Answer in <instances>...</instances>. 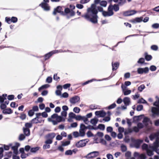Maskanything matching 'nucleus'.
Returning <instances> with one entry per match:
<instances>
[{
    "mask_svg": "<svg viewBox=\"0 0 159 159\" xmlns=\"http://www.w3.org/2000/svg\"><path fill=\"white\" fill-rule=\"evenodd\" d=\"M159 133L157 132L154 134H151L149 136L150 139L151 140H152L155 138L159 137Z\"/></svg>",
    "mask_w": 159,
    "mask_h": 159,
    "instance_id": "nucleus-18",
    "label": "nucleus"
},
{
    "mask_svg": "<svg viewBox=\"0 0 159 159\" xmlns=\"http://www.w3.org/2000/svg\"><path fill=\"white\" fill-rule=\"evenodd\" d=\"M114 2L115 3L118 2L117 4H115L112 5L111 3L109 6V9L112 12L113 15L114 14V12L113 10L115 12L118 11L120 9L119 6H122L126 2V0H113Z\"/></svg>",
    "mask_w": 159,
    "mask_h": 159,
    "instance_id": "nucleus-3",
    "label": "nucleus"
},
{
    "mask_svg": "<svg viewBox=\"0 0 159 159\" xmlns=\"http://www.w3.org/2000/svg\"><path fill=\"white\" fill-rule=\"evenodd\" d=\"M96 116H99L100 117H104L106 115V113L103 111H97L95 112Z\"/></svg>",
    "mask_w": 159,
    "mask_h": 159,
    "instance_id": "nucleus-15",
    "label": "nucleus"
},
{
    "mask_svg": "<svg viewBox=\"0 0 159 159\" xmlns=\"http://www.w3.org/2000/svg\"><path fill=\"white\" fill-rule=\"evenodd\" d=\"M150 121V119L149 118L147 117H145L143 118L142 122L145 126H147L148 125V122H149Z\"/></svg>",
    "mask_w": 159,
    "mask_h": 159,
    "instance_id": "nucleus-21",
    "label": "nucleus"
},
{
    "mask_svg": "<svg viewBox=\"0 0 159 159\" xmlns=\"http://www.w3.org/2000/svg\"><path fill=\"white\" fill-rule=\"evenodd\" d=\"M116 106V104L115 103H114L108 107L109 109H111L115 108Z\"/></svg>",
    "mask_w": 159,
    "mask_h": 159,
    "instance_id": "nucleus-50",
    "label": "nucleus"
},
{
    "mask_svg": "<svg viewBox=\"0 0 159 159\" xmlns=\"http://www.w3.org/2000/svg\"><path fill=\"white\" fill-rule=\"evenodd\" d=\"M11 23H16L18 21L17 18L15 16H12L11 18Z\"/></svg>",
    "mask_w": 159,
    "mask_h": 159,
    "instance_id": "nucleus-34",
    "label": "nucleus"
},
{
    "mask_svg": "<svg viewBox=\"0 0 159 159\" xmlns=\"http://www.w3.org/2000/svg\"><path fill=\"white\" fill-rule=\"evenodd\" d=\"M49 87V85L48 84H45L43 85H42L41 87H39V89L38 90L39 91H41V90L45 89Z\"/></svg>",
    "mask_w": 159,
    "mask_h": 159,
    "instance_id": "nucleus-29",
    "label": "nucleus"
},
{
    "mask_svg": "<svg viewBox=\"0 0 159 159\" xmlns=\"http://www.w3.org/2000/svg\"><path fill=\"white\" fill-rule=\"evenodd\" d=\"M11 145H12L11 144H9V145H4V149L6 150H9L10 148V147L11 146Z\"/></svg>",
    "mask_w": 159,
    "mask_h": 159,
    "instance_id": "nucleus-56",
    "label": "nucleus"
},
{
    "mask_svg": "<svg viewBox=\"0 0 159 159\" xmlns=\"http://www.w3.org/2000/svg\"><path fill=\"white\" fill-rule=\"evenodd\" d=\"M63 7H64L58 6L56 8H54L52 12V14L55 16L57 13H59L62 16H66L67 19H69L70 16L68 15V14H69V12H70V8L68 7H66L65 8L64 11H63Z\"/></svg>",
    "mask_w": 159,
    "mask_h": 159,
    "instance_id": "nucleus-2",
    "label": "nucleus"
},
{
    "mask_svg": "<svg viewBox=\"0 0 159 159\" xmlns=\"http://www.w3.org/2000/svg\"><path fill=\"white\" fill-rule=\"evenodd\" d=\"M57 53V51H53L51 52H49V53L46 54L44 56V61H46L47 60L49 59L51 56L55 53Z\"/></svg>",
    "mask_w": 159,
    "mask_h": 159,
    "instance_id": "nucleus-10",
    "label": "nucleus"
},
{
    "mask_svg": "<svg viewBox=\"0 0 159 159\" xmlns=\"http://www.w3.org/2000/svg\"><path fill=\"white\" fill-rule=\"evenodd\" d=\"M159 145V144L156 143L155 142L154 143V146L152 147V148L153 150H156L157 148Z\"/></svg>",
    "mask_w": 159,
    "mask_h": 159,
    "instance_id": "nucleus-37",
    "label": "nucleus"
},
{
    "mask_svg": "<svg viewBox=\"0 0 159 159\" xmlns=\"http://www.w3.org/2000/svg\"><path fill=\"white\" fill-rule=\"evenodd\" d=\"M91 13H87L82 16L84 17L87 20L93 24H96L98 22V16L97 15L98 11L95 10L94 11L90 12Z\"/></svg>",
    "mask_w": 159,
    "mask_h": 159,
    "instance_id": "nucleus-1",
    "label": "nucleus"
},
{
    "mask_svg": "<svg viewBox=\"0 0 159 159\" xmlns=\"http://www.w3.org/2000/svg\"><path fill=\"white\" fill-rule=\"evenodd\" d=\"M143 108V106L141 105H139L137 106L136 109L138 111H140L142 110Z\"/></svg>",
    "mask_w": 159,
    "mask_h": 159,
    "instance_id": "nucleus-58",
    "label": "nucleus"
},
{
    "mask_svg": "<svg viewBox=\"0 0 159 159\" xmlns=\"http://www.w3.org/2000/svg\"><path fill=\"white\" fill-rule=\"evenodd\" d=\"M99 154V152L97 151H94L88 154L87 157L88 158H91L97 157Z\"/></svg>",
    "mask_w": 159,
    "mask_h": 159,
    "instance_id": "nucleus-11",
    "label": "nucleus"
},
{
    "mask_svg": "<svg viewBox=\"0 0 159 159\" xmlns=\"http://www.w3.org/2000/svg\"><path fill=\"white\" fill-rule=\"evenodd\" d=\"M137 12V11L134 10H128L124 11L123 15L124 16H128L133 15Z\"/></svg>",
    "mask_w": 159,
    "mask_h": 159,
    "instance_id": "nucleus-6",
    "label": "nucleus"
},
{
    "mask_svg": "<svg viewBox=\"0 0 159 159\" xmlns=\"http://www.w3.org/2000/svg\"><path fill=\"white\" fill-rule=\"evenodd\" d=\"M73 111L75 113H79L80 111V109L78 107H75L73 109Z\"/></svg>",
    "mask_w": 159,
    "mask_h": 159,
    "instance_id": "nucleus-55",
    "label": "nucleus"
},
{
    "mask_svg": "<svg viewBox=\"0 0 159 159\" xmlns=\"http://www.w3.org/2000/svg\"><path fill=\"white\" fill-rule=\"evenodd\" d=\"M146 102V101L143 98H141L139 99L138 102V103H145Z\"/></svg>",
    "mask_w": 159,
    "mask_h": 159,
    "instance_id": "nucleus-59",
    "label": "nucleus"
},
{
    "mask_svg": "<svg viewBox=\"0 0 159 159\" xmlns=\"http://www.w3.org/2000/svg\"><path fill=\"white\" fill-rule=\"evenodd\" d=\"M98 121V119L93 118L91 120L90 122L92 124L95 125L97 123Z\"/></svg>",
    "mask_w": 159,
    "mask_h": 159,
    "instance_id": "nucleus-36",
    "label": "nucleus"
},
{
    "mask_svg": "<svg viewBox=\"0 0 159 159\" xmlns=\"http://www.w3.org/2000/svg\"><path fill=\"white\" fill-rule=\"evenodd\" d=\"M72 154V151L71 150H69L66 151L65 154L66 155H71Z\"/></svg>",
    "mask_w": 159,
    "mask_h": 159,
    "instance_id": "nucleus-54",
    "label": "nucleus"
},
{
    "mask_svg": "<svg viewBox=\"0 0 159 159\" xmlns=\"http://www.w3.org/2000/svg\"><path fill=\"white\" fill-rule=\"evenodd\" d=\"M2 112L5 114H11L13 113V111L10 108H6L2 111Z\"/></svg>",
    "mask_w": 159,
    "mask_h": 159,
    "instance_id": "nucleus-17",
    "label": "nucleus"
},
{
    "mask_svg": "<svg viewBox=\"0 0 159 159\" xmlns=\"http://www.w3.org/2000/svg\"><path fill=\"white\" fill-rule=\"evenodd\" d=\"M55 135H56L55 133H49L46 135V138L47 139H51L52 140Z\"/></svg>",
    "mask_w": 159,
    "mask_h": 159,
    "instance_id": "nucleus-23",
    "label": "nucleus"
},
{
    "mask_svg": "<svg viewBox=\"0 0 159 159\" xmlns=\"http://www.w3.org/2000/svg\"><path fill=\"white\" fill-rule=\"evenodd\" d=\"M143 19V16L136 17L133 19L130 20L129 21L132 23L136 24L142 22Z\"/></svg>",
    "mask_w": 159,
    "mask_h": 159,
    "instance_id": "nucleus-7",
    "label": "nucleus"
},
{
    "mask_svg": "<svg viewBox=\"0 0 159 159\" xmlns=\"http://www.w3.org/2000/svg\"><path fill=\"white\" fill-rule=\"evenodd\" d=\"M73 135L74 137L77 138L80 136L79 134L77 131H75L73 133Z\"/></svg>",
    "mask_w": 159,
    "mask_h": 159,
    "instance_id": "nucleus-64",
    "label": "nucleus"
},
{
    "mask_svg": "<svg viewBox=\"0 0 159 159\" xmlns=\"http://www.w3.org/2000/svg\"><path fill=\"white\" fill-rule=\"evenodd\" d=\"M121 150L122 152H125L127 150V148L126 146L124 145H122L121 147Z\"/></svg>",
    "mask_w": 159,
    "mask_h": 159,
    "instance_id": "nucleus-61",
    "label": "nucleus"
},
{
    "mask_svg": "<svg viewBox=\"0 0 159 159\" xmlns=\"http://www.w3.org/2000/svg\"><path fill=\"white\" fill-rule=\"evenodd\" d=\"M49 0H43V1L39 5V6L41 7L44 11H49L50 9V7L48 3Z\"/></svg>",
    "mask_w": 159,
    "mask_h": 159,
    "instance_id": "nucleus-5",
    "label": "nucleus"
},
{
    "mask_svg": "<svg viewBox=\"0 0 159 159\" xmlns=\"http://www.w3.org/2000/svg\"><path fill=\"white\" fill-rule=\"evenodd\" d=\"M69 7L70 8V12H69V13L70 14L69 16L70 17L73 16L75 15V11H73V10L75 9V6L74 5H70Z\"/></svg>",
    "mask_w": 159,
    "mask_h": 159,
    "instance_id": "nucleus-12",
    "label": "nucleus"
},
{
    "mask_svg": "<svg viewBox=\"0 0 159 159\" xmlns=\"http://www.w3.org/2000/svg\"><path fill=\"white\" fill-rule=\"evenodd\" d=\"M146 158V156L145 154H142L140 155L139 157H138V159H145Z\"/></svg>",
    "mask_w": 159,
    "mask_h": 159,
    "instance_id": "nucleus-57",
    "label": "nucleus"
},
{
    "mask_svg": "<svg viewBox=\"0 0 159 159\" xmlns=\"http://www.w3.org/2000/svg\"><path fill=\"white\" fill-rule=\"evenodd\" d=\"M100 4L102 7H106L107 4V2L105 0H102L101 1Z\"/></svg>",
    "mask_w": 159,
    "mask_h": 159,
    "instance_id": "nucleus-30",
    "label": "nucleus"
},
{
    "mask_svg": "<svg viewBox=\"0 0 159 159\" xmlns=\"http://www.w3.org/2000/svg\"><path fill=\"white\" fill-rule=\"evenodd\" d=\"M52 143V140L51 139H47L45 142L46 144H50Z\"/></svg>",
    "mask_w": 159,
    "mask_h": 159,
    "instance_id": "nucleus-62",
    "label": "nucleus"
},
{
    "mask_svg": "<svg viewBox=\"0 0 159 159\" xmlns=\"http://www.w3.org/2000/svg\"><path fill=\"white\" fill-rule=\"evenodd\" d=\"M145 59L143 58H140L138 61L137 63H138L143 64L144 62Z\"/></svg>",
    "mask_w": 159,
    "mask_h": 159,
    "instance_id": "nucleus-49",
    "label": "nucleus"
},
{
    "mask_svg": "<svg viewBox=\"0 0 159 159\" xmlns=\"http://www.w3.org/2000/svg\"><path fill=\"white\" fill-rule=\"evenodd\" d=\"M0 103V108L1 110H3L7 107V105L4 102Z\"/></svg>",
    "mask_w": 159,
    "mask_h": 159,
    "instance_id": "nucleus-38",
    "label": "nucleus"
},
{
    "mask_svg": "<svg viewBox=\"0 0 159 159\" xmlns=\"http://www.w3.org/2000/svg\"><path fill=\"white\" fill-rule=\"evenodd\" d=\"M143 142V140H142L138 139L137 140L135 143L134 146L136 148H139L140 146V144Z\"/></svg>",
    "mask_w": 159,
    "mask_h": 159,
    "instance_id": "nucleus-20",
    "label": "nucleus"
},
{
    "mask_svg": "<svg viewBox=\"0 0 159 159\" xmlns=\"http://www.w3.org/2000/svg\"><path fill=\"white\" fill-rule=\"evenodd\" d=\"M46 82L48 83H51L52 81V78L51 77H48L46 80Z\"/></svg>",
    "mask_w": 159,
    "mask_h": 159,
    "instance_id": "nucleus-60",
    "label": "nucleus"
},
{
    "mask_svg": "<svg viewBox=\"0 0 159 159\" xmlns=\"http://www.w3.org/2000/svg\"><path fill=\"white\" fill-rule=\"evenodd\" d=\"M81 120H83L85 124H87V122L88 121V120L86 116H82V119H81Z\"/></svg>",
    "mask_w": 159,
    "mask_h": 159,
    "instance_id": "nucleus-52",
    "label": "nucleus"
},
{
    "mask_svg": "<svg viewBox=\"0 0 159 159\" xmlns=\"http://www.w3.org/2000/svg\"><path fill=\"white\" fill-rule=\"evenodd\" d=\"M20 144L19 143H16L15 146H12L11 147L12 149L13 150H17L18 149V148Z\"/></svg>",
    "mask_w": 159,
    "mask_h": 159,
    "instance_id": "nucleus-41",
    "label": "nucleus"
},
{
    "mask_svg": "<svg viewBox=\"0 0 159 159\" xmlns=\"http://www.w3.org/2000/svg\"><path fill=\"white\" fill-rule=\"evenodd\" d=\"M152 27L153 29H157L159 27V24L155 23L152 25Z\"/></svg>",
    "mask_w": 159,
    "mask_h": 159,
    "instance_id": "nucleus-46",
    "label": "nucleus"
},
{
    "mask_svg": "<svg viewBox=\"0 0 159 159\" xmlns=\"http://www.w3.org/2000/svg\"><path fill=\"white\" fill-rule=\"evenodd\" d=\"M108 12L107 11H103L102 12V15L104 17L106 16H110L113 15L112 14V13L110 10L109 9L108 7L107 9Z\"/></svg>",
    "mask_w": 159,
    "mask_h": 159,
    "instance_id": "nucleus-14",
    "label": "nucleus"
},
{
    "mask_svg": "<svg viewBox=\"0 0 159 159\" xmlns=\"http://www.w3.org/2000/svg\"><path fill=\"white\" fill-rule=\"evenodd\" d=\"M23 129L24 133L25 135L28 136L30 135V129H28L27 128L24 127Z\"/></svg>",
    "mask_w": 159,
    "mask_h": 159,
    "instance_id": "nucleus-27",
    "label": "nucleus"
},
{
    "mask_svg": "<svg viewBox=\"0 0 159 159\" xmlns=\"http://www.w3.org/2000/svg\"><path fill=\"white\" fill-rule=\"evenodd\" d=\"M79 135L80 136L83 137L85 135V130H81L80 129L79 130Z\"/></svg>",
    "mask_w": 159,
    "mask_h": 159,
    "instance_id": "nucleus-40",
    "label": "nucleus"
},
{
    "mask_svg": "<svg viewBox=\"0 0 159 159\" xmlns=\"http://www.w3.org/2000/svg\"><path fill=\"white\" fill-rule=\"evenodd\" d=\"M5 21L9 24H10L11 23V18L10 17H5Z\"/></svg>",
    "mask_w": 159,
    "mask_h": 159,
    "instance_id": "nucleus-39",
    "label": "nucleus"
},
{
    "mask_svg": "<svg viewBox=\"0 0 159 159\" xmlns=\"http://www.w3.org/2000/svg\"><path fill=\"white\" fill-rule=\"evenodd\" d=\"M132 130L136 133L138 132L139 131V129L137 126H134L132 128Z\"/></svg>",
    "mask_w": 159,
    "mask_h": 159,
    "instance_id": "nucleus-51",
    "label": "nucleus"
},
{
    "mask_svg": "<svg viewBox=\"0 0 159 159\" xmlns=\"http://www.w3.org/2000/svg\"><path fill=\"white\" fill-rule=\"evenodd\" d=\"M48 120L49 121L52 122L54 125H57L58 123L65 121V119L63 118L62 116H58L57 114L56 113H54L52 115L51 117H49L48 119Z\"/></svg>",
    "mask_w": 159,
    "mask_h": 159,
    "instance_id": "nucleus-4",
    "label": "nucleus"
},
{
    "mask_svg": "<svg viewBox=\"0 0 159 159\" xmlns=\"http://www.w3.org/2000/svg\"><path fill=\"white\" fill-rule=\"evenodd\" d=\"M148 145L146 143H143L142 146V149L143 150H146V151L148 149Z\"/></svg>",
    "mask_w": 159,
    "mask_h": 159,
    "instance_id": "nucleus-48",
    "label": "nucleus"
},
{
    "mask_svg": "<svg viewBox=\"0 0 159 159\" xmlns=\"http://www.w3.org/2000/svg\"><path fill=\"white\" fill-rule=\"evenodd\" d=\"M123 101L125 105L126 106L129 105V103L130 102V99L128 97L125 98L123 99Z\"/></svg>",
    "mask_w": 159,
    "mask_h": 159,
    "instance_id": "nucleus-26",
    "label": "nucleus"
},
{
    "mask_svg": "<svg viewBox=\"0 0 159 159\" xmlns=\"http://www.w3.org/2000/svg\"><path fill=\"white\" fill-rule=\"evenodd\" d=\"M119 63L118 62H116L114 63H112V70L113 71L116 70L118 68Z\"/></svg>",
    "mask_w": 159,
    "mask_h": 159,
    "instance_id": "nucleus-22",
    "label": "nucleus"
},
{
    "mask_svg": "<svg viewBox=\"0 0 159 159\" xmlns=\"http://www.w3.org/2000/svg\"><path fill=\"white\" fill-rule=\"evenodd\" d=\"M151 111L152 113L153 117H155L156 116L159 115V107H152Z\"/></svg>",
    "mask_w": 159,
    "mask_h": 159,
    "instance_id": "nucleus-8",
    "label": "nucleus"
},
{
    "mask_svg": "<svg viewBox=\"0 0 159 159\" xmlns=\"http://www.w3.org/2000/svg\"><path fill=\"white\" fill-rule=\"evenodd\" d=\"M87 128L88 127L86 126L84 124H80V129L85 130V129H87Z\"/></svg>",
    "mask_w": 159,
    "mask_h": 159,
    "instance_id": "nucleus-43",
    "label": "nucleus"
},
{
    "mask_svg": "<svg viewBox=\"0 0 159 159\" xmlns=\"http://www.w3.org/2000/svg\"><path fill=\"white\" fill-rule=\"evenodd\" d=\"M20 118L22 120H24L26 118V115L24 113H22L20 114Z\"/></svg>",
    "mask_w": 159,
    "mask_h": 159,
    "instance_id": "nucleus-44",
    "label": "nucleus"
},
{
    "mask_svg": "<svg viewBox=\"0 0 159 159\" xmlns=\"http://www.w3.org/2000/svg\"><path fill=\"white\" fill-rule=\"evenodd\" d=\"M34 114V112L32 109L30 110L28 112V115L30 116H33Z\"/></svg>",
    "mask_w": 159,
    "mask_h": 159,
    "instance_id": "nucleus-42",
    "label": "nucleus"
},
{
    "mask_svg": "<svg viewBox=\"0 0 159 159\" xmlns=\"http://www.w3.org/2000/svg\"><path fill=\"white\" fill-rule=\"evenodd\" d=\"M70 143V141H62V145L63 146L69 145Z\"/></svg>",
    "mask_w": 159,
    "mask_h": 159,
    "instance_id": "nucleus-35",
    "label": "nucleus"
},
{
    "mask_svg": "<svg viewBox=\"0 0 159 159\" xmlns=\"http://www.w3.org/2000/svg\"><path fill=\"white\" fill-rule=\"evenodd\" d=\"M86 144L85 140H82L77 142L75 144V146L77 148H80L84 146Z\"/></svg>",
    "mask_w": 159,
    "mask_h": 159,
    "instance_id": "nucleus-13",
    "label": "nucleus"
},
{
    "mask_svg": "<svg viewBox=\"0 0 159 159\" xmlns=\"http://www.w3.org/2000/svg\"><path fill=\"white\" fill-rule=\"evenodd\" d=\"M80 98L77 96H75L71 98L70 99V102L72 104H75L80 101Z\"/></svg>",
    "mask_w": 159,
    "mask_h": 159,
    "instance_id": "nucleus-9",
    "label": "nucleus"
},
{
    "mask_svg": "<svg viewBox=\"0 0 159 159\" xmlns=\"http://www.w3.org/2000/svg\"><path fill=\"white\" fill-rule=\"evenodd\" d=\"M156 66L153 65L151 66L150 67V69L152 71H155L156 70Z\"/></svg>",
    "mask_w": 159,
    "mask_h": 159,
    "instance_id": "nucleus-63",
    "label": "nucleus"
},
{
    "mask_svg": "<svg viewBox=\"0 0 159 159\" xmlns=\"http://www.w3.org/2000/svg\"><path fill=\"white\" fill-rule=\"evenodd\" d=\"M25 128L29 129L32 126V123H26L25 124Z\"/></svg>",
    "mask_w": 159,
    "mask_h": 159,
    "instance_id": "nucleus-31",
    "label": "nucleus"
},
{
    "mask_svg": "<svg viewBox=\"0 0 159 159\" xmlns=\"http://www.w3.org/2000/svg\"><path fill=\"white\" fill-rule=\"evenodd\" d=\"M41 119H39L36 117H35L31 120V122L32 124H38L39 123H41L42 122Z\"/></svg>",
    "mask_w": 159,
    "mask_h": 159,
    "instance_id": "nucleus-19",
    "label": "nucleus"
},
{
    "mask_svg": "<svg viewBox=\"0 0 159 159\" xmlns=\"http://www.w3.org/2000/svg\"><path fill=\"white\" fill-rule=\"evenodd\" d=\"M76 116V115L72 112H70L69 113V119H68V121L69 122H70V119L71 118H75V119Z\"/></svg>",
    "mask_w": 159,
    "mask_h": 159,
    "instance_id": "nucleus-28",
    "label": "nucleus"
},
{
    "mask_svg": "<svg viewBox=\"0 0 159 159\" xmlns=\"http://www.w3.org/2000/svg\"><path fill=\"white\" fill-rule=\"evenodd\" d=\"M147 151V153L148 155L149 156H151L153 155L154 153L153 151L151 150L150 149H148Z\"/></svg>",
    "mask_w": 159,
    "mask_h": 159,
    "instance_id": "nucleus-32",
    "label": "nucleus"
},
{
    "mask_svg": "<svg viewBox=\"0 0 159 159\" xmlns=\"http://www.w3.org/2000/svg\"><path fill=\"white\" fill-rule=\"evenodd\" d=\"M7 96V94H3L2 96H0V103L4 102L5 100L6 99V97Z\"/></svg>",
    "mask_w": 159,
    "mask_h": 159,
    "instance_id": "nucleus-24",
    "label": "nucleus"
},
{
    "mask_svg": "<svg viewBox=\"0 0 159 159\" xmlns=\"http://www.w3.org/2000/svg\"><path fill=\"white\" fill-rule=\"evenodd\" d=\"M145 58L147 61H149L152 58V57L151 55H148L147 52H145L144 53Z\"/></svg>",
    "mask_w": 159,
    "mask_h": 159,
    "instance_id": "nucleus-25",
    "label": "nucleus"
},
{
    "mask_svg": "<svg viewBox=\"0 0 159 159\" xmlns=\"http://www.w3.org/2000/svg\"><path fill=\"white\" fill-rule=\"evenodd\" d=\"M145 87L144 84H142L140 86L138 87V90L140 92H142L143 90L145 88Z\"/></svg>",
    "mask_w": 159,
    "mask_h": 159,
    "instance_id": "nucleus-45",
    "label": "nucleus"
},
{
    "mask_svg": "<svg viewBox=\"0 0 159 159\" xmlns=\"http://www.w3.org/2000/svg\"><path fill=\"white\" fill-rule=\"evenodd\" d=\"M39 147L33 148L30 149V152H35L39 150Z\"/></svg>",
    "mask_w": 159,
    "mask_h": 159,
    "instance_id": "nucleus-33",
    "label": "nucleus"
},
{
    "mask_svg": "<svg viewBox=\"0 0 159 159\" xmlns=\"http://www.w3.org/2000/svg\"><path fill=\"white\" fill-rule=\"evenodd\" d=\"M96 4H95L94 3L92 4L91 5V7L90 8H89L88 10V12H92L94 11L95 10L97 11L96 9Z\"/></svg>",
    "mask_w": 159,
    "mask_h": 159,
    "instance_id": "nucleus-16",
    "label": "nucleus"
},
{
    "mask_svg": "<svg viewBox=\"0 0 159 159\" xmlns=\"http://www.w3.org/2000/svg\"><path fill=\"white\" fill-rule=\"evenodd\" d=\"M137 127L140 129L143 128L144 127V125L142 123L139 122L137 124Z\"/></svg>",
    "mask_w": 159,
    "mask_h": 159,
    "instance_id": "nucleus-47",
    "label": "nucleus"
},
{
    "mask_svg": "<svg viewBox=\"0 0 159 159\" xmlns=\"http://www.w3.org/2000/svg\"><path fill=\"white\" fill-rule=\"evenodd\" d=\"M105 125L103 124H100L98 125V128L101 130H104L105 129Z\"/></svg>",
    "mask_w": 159,
    "mask_h": 159,
    "instance_id": "nucleus-53",
    "label": "nucleus"
}]
</instances>
